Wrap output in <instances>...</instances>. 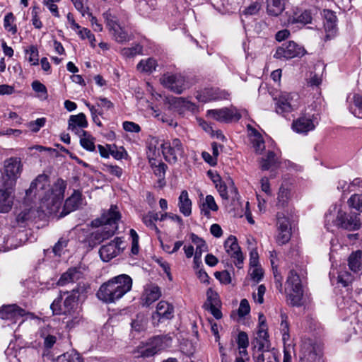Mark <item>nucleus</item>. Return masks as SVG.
I'll use <instances>...</instances> for the list:
<instances>
[{
    "label": "nucleus",
    "instance_id": "nucleus-1",
    "mask_svg": "<svg viewBox=\"0 0 362 362\" xmlns=\"http://www.w3.org/2000/svg\"><path fill=\"white\" fill-rule=\"evenodd\" d=\"M66 188V184L62 179H57L51 186L49 177L41 174L30 183L25 192L26 198L37 199L41 202L42 207L46 208L48 213H56L62 204Z\"/></svg>",
    "mask_w": 362,
    "mask_h": 362
},
{
    "label": "nucleus",
    "instance_id": "nucleus-2",
    "mask_svg": "<svg viewBox=\"0 0 362 362\" xmlns=\"http://www.w3.org/2000/svg\"><path fill=\"white\" fill-rule=\"evenodd\" d=\"M88 288L87 284L80 282L71 291L64 293V295H66L64 298L61 292L50 305L54 315L64 316L62 322L69 329L74 328L82 321L81 308L78 303V297L80 294L86 293Z\"/></svg>",
    "mask_w": 362,
    "mask_h": 362
},
{
    "label": "nucleus",
    "instance_id": "nucleus-3",
    "mask_svg": "<svg viewBox=\"0 0 362 362\" xmlns=\"http://www.w3.org/2000/svg\"><path fill=\"white\" fill-rule=\"evenodd\" d=\"M132 284V279L127 274L116 276L100 286L97 297L106 303H115L131 291Z\"/></svg>",
    "mask_w": 362,
    "mask_h": 362
},
{
    "label": "nucleus",
    "instance_id": "nucleus-4",
    "mask_svg": "<svg viewBox=\"0 0 362 362\" xmlns=\"http://www.w3.org/2000/svg\"><path fill=\"white\" fill-rule=\"evenodd\" d=\"M121 215L117 206H111L110 209L103 212L100 218L92 221V226L98 228L92 234L93 239L103 242L111 238L117 230V222Z\"/></svg>",
    "mask_w": 362,
    "mask_h": 362
},
{
    "label": "nucleus",
    "instance_id": "nucleus-5",
    "mask_svg": "<svg viewBox=\"0 0 362 362\" xmlns=\"http://www.w3.org/2000/svg\"><path fill=\"white\" fill-rule=\"evenodd\" d=\"M361 223L358 214L356 213H348L341 206H333L332 209L325 215V227L327 230H332V226L339 228L354 231L358 230Z\"/></svg>",
    "mask_w": 362,
    "mask_h": 362
},
{
    "label": "nucleus",
    "instance_id": "nucleus-6",
    "mask_svg": "<svg viewBox=\"0 0 362 362\" xmlns=\"http://www.w3.org/2000/svg\"><path fill=\"white\" fill-rule=\"evenodd\" d=\"M348 266L352 273L346 270L340 271L338 275V282L344 286H347L354 279V274L362 269V251L352 252L348 258Z\"/></svg>",
    "mask_w": 362,
    "mask_h": 362
},
{
    "label": "nucleus",
    "instance_id": "nucleus-7",
    "mask_svg": "<svg viewBox=\"0 0 362 362\" xmlns=\"http://www.w3.org/2000/svg\"><path fill=\"white\" fill-rule=\"evenodd\" d=\"M286 284L290 304L293 306L301 305L303 290L299 275L296 272L291 271L287 278Z\"/></svg>",
    "mask_w": 362,
    "mask_h": 362
},
{
    "label": "nucleus",
    "instance_id": "nucleus-8",
    "mask_svg": "<svg viewBox=\"0 0 362 362\" xmlns=\"http://www.w3.org/2000/svg\"><path fill=\"white\" fill-rule=\"evenodd\" d=\"M165 160L170 163H175L185 155V149L179 139H173L160 144Z\"/></svg>",
    "mask_w": 362,
    "mask_h": 362
},
{
    "label": "nucleus",
    "instance_id": "nucleus-9",
    "mask_svg": "<svg viewBox=\"0 0 362 362\" xmlns=\"http://www.w3.org/2000/svg\"><path fill=\"white\" fill-rule=\"evenodd\" d=\"M300 353V362H322V346L310 339L303 341Z\"/></svg>",
    "mask_w": 362,
    "mask_h": 362
},
{
    "label": "nucleus",
    "instance_id": "nucleus-10",
    "mask_svg": "<svg viewBox=\"0 0 362 362\" xmlns=\"http://www.w3.org/2000/svg\"><path fill=\"white\" fill-rule=\"evenodd\" d=\"M319 124V117L315 114H303L292 123L293 130L302 134H307L315 130Z\"/></svg>",
    "mask_w": 362,
    "mask_h": 362
},
{
    "label": "nucleus",
    "instance_id": "nucleus-11",
    "mask_svg": "<svg viewBox=\"0 0 362 362\" xmlns=\"http://www.w3.org/2000/svg\"><path fill=\"white\" fill-rule=\"evenodd\" d=\"M124 241L122 238L117 237L107 244L103 245L99 250V254L103 262H109L120 255L124 249Z\"/></svg>",
    "mask_w": 362,
    "mask_h": 362
},
{
    "label": "nucleus",
    "instance_id": "nucleus-12",
    "mask_svg": "<svg viewBox=\"0 0 362 362\" xmlns=\"http://www.w3.org/2000/svg\"><path fill=\"white\" fill-rule=\"evenodd\" d=\"M298 98V95L293 93H281L278 98H275L276 112L278 114L284 115L292 112L297 107L295 100Z\"/></svg>",
    "mask_w": 362,
    "mask_h": 362
},
{
    "label": "nucleus",
    "instance_id": "nucleus-13",
    "mask_svg": "<svg viewBox=\"0 0 362 362\" xmlns=\"http://www.w3.org/2000/svg\"><path fill=\"white\" fill-rule=\"evenodd\" d=\"M161 83L175 93L180 94L187 88L185 77L180 74H166L160 78Z\"/></svg>",
    "mask_w": 362,
    "mask_h": 362
},
{
    "label": "nucleus",
    "instance_id": "nucleus-14",
    "mask_svg": "<svg viewBox=\"0 0 362 362\" xmlns=\"http://www.w3.org/2000/svg\"><path fill=\"white\" fill-rule=\"evenodd\" d=\"M207 116L218 122H228L233 120L238 121L241 118V114L235 107H225L218 110H209Z\"/></svg>",
    "mask_w": 362,
    "mask_h": 362
},
{
    "label": "nucleus",
    "instance_id": "nucleus-15",
    "mask_svg": "<svg viewBox=\"0 0 362 362\" xmlns=\"http://www.w3.org/2000/svg\"><path fill=\"white\" fill-rule=\"evenodd\" d=\"M305 50L293 41H289L287 44L279 47L274 55L276 59H291L303 56Z\"/></svg>",
    "mask_w": 362,
    "mask_h": 362
},
{
    "label": "nucleus",
    "instance_id": "nucleus-16",
    "mask_svg": "<svg viewBox=\"0 0 362 362\" xmlns=\"http://www.w3.org/2000/svg\"><path fill=\"white\" fill-rule=\"evenodd\" d=\"M21 173V162L16 158H11L5 161L4 173L3 174L0 183L6 184L12 181V186L14 187L17 175Z\"/></svg>",
    "mask_w": 362,
    "mask_h": 362
},
{
    "label": "nucleus",
    "instance_id": "nucleus-17",
    "mask_svg": "<svg viewBox=\"0 0 362 362\" xmlns=\"http://www.w3.org/2000/svg\"><path fill=\"white\" fill-rule=\"evenodd\" d=\"M226 252L233 259L235 265L240 269L243 267L244 257L237 241L233 235H230L224 243Z\"/></svg>",
    "mask_w": 362,
    "mask_h": 362
},
{
    "label": "nucleus",
    "instance_id": "nucleus-18",
    "mask_svg": "<svg viewBox=\"0 0 362 362\" xmlns=\"http://www.w3.org/2000/svg\"><path fill=\"white\" fill-rule=\"evenodd\" d=\"M168 339L166 337H153L141 351V356L144 357H151L160 352L168 346Z\"/></svg>",
    "mask_w": 362,
    "mask_h": 362
},
{
    "label": "nucleus",
    "instance_id": "nucleus-19",
    "mask_svg": "<svg viewBox=\"0 0 362 362\" xmlns=\"http://www.w3.org/2000/svg\"><path fill=\"white\" fill-rule=\"evenodd\" d=\"M13 192V186L12 181L6 183H0V212L6 213L9 211L13 204L12 193Z\"/></svg>",
    "mask_w": 362,
    "mask_h": 362
},
{
    "label": "nucleus",
    "instance_id": "nucleus-20",
    "mask_svg": "<svg viewBox=\"0 0 362 362\" xmlns=\"http://www.w3.org/2000/svg\"><path fill=\"white\" fill-rule=\"evenodd\" d=\"M26 311L16 304L4 305L0 307V319L16 322L17 320L25 316Z\"/></svg>",
    "mask_w": 362,
    "mask_h": 362
},
{
    "label": "nucleus",
    "instance_id": "nucleus-21",
    "mask_svg": "<svg viewBox=\"0 0 362 362\" xmlns=\"http://www.w3.org/2000/svg\"><path fill=\"white\" fill-rule=\"evenodd\" d=\"M161 294V288L157 284L152 282L146 284L141 298L143 305H151L160 298Z\"/></svg>",
    "mask_w": 362,
    "mask_h": 362
},
{
    "label": "nucleus",
    "instance_id": "nucleus-22",
    "mask_svg": "<svg viewBox=\"0 0 362 362\" xmlns=\"http://www.w3.org/2000/svg\"><path fill=\"white\" fill-rule=\"evenodd\" d=\"M264 344L259 342V347L253 354L254 362H279L277 351L274 349H264Z\"/></svg>",
    "mask_w": 362,
    "mask_h": 362
},
{
    "label": "nucleus",
    "instance_id": "nucleus-23",
    "mask_svg": "<svg viewBox=\"0 0 362 362\" xmlns=\"http://www.w3.org/2000/svg\"><path fill=\"white\" fill-rule=\"evenodd\" d=\"M83 278V274L80 268L71 267L61 275L57 284L59 286H64L73 283H77L78 284Z\"/></svg>",
    "mask_w": 362,
    "mask_h": 362
},
{
    "label": "nucleus",
    "instance_id": "nucleus-24",
    "mask_svg": "<svg viewBox=\"0 0 362 362\" xmlns=\"http://www.w3.org/2000/svg\"><path fill=\"white\" fill-rule=\"evenodd\" d=\"M147 157L151 166L156 165V159L160 156L159 139L156 136H150L147 141Z\"/></svg>",
    "mask_w": 362,
    "mask_h": 362
},
{
    "label": "nucleus",
    "instance_id": "nucleus-25",
    "mask_svg": "<svg viewBox=\"0 0 362 362\" xmlns=\"http://www.w3.org/2000/svg\"><path fill=\"white\" fill-rule=\"evenodd\" d=\"M174 308L172 305L167 301H160L156 307V310L153 315V318H158L160 320H169L173 317Z\"/></svg>",
    "mask_w": 362,
    "mask_h": 362
},
{
    "label": "nucleus",
    "instance_id": "nucleus-26",
    "mask_svg": "<svg viewBox=\"0 0 362 362\" xmlns=\"http://www.w3.org/2000/svg\"><path fill=\"white\" fill-rule=\"evenodd\" d=\"M216 188L217 189L220 196L223 199H228L229 195L228 189H229V192L232 195H234L235 197L238 194V189L235 187L234 182L232 178L228 177L226 179V182H218V185H216Z\"/></svg>",
    "mask_w": 362,
    "mask_h": 362
},
{
    "label": "nucleus",
    "instance_id": "nucleus-27",
    "mask_svg": "<svg viewBox=\"0 0 362 362\" xmlns=\"http://www.w3.org/2000/svg\"><path fill=\"white\" fill-rule=\"evenodd\" d=\"M280 165L279 157L273 151H268L259 160V167L262 170L276 169Z\"/></svg>",
    "mask_w": 362,
    "mask_h": 362
},
{
    "label": "nucleus",
    "instance_id": "nucleus-28",
    "mask_svg": "<svg viewBox=\"0 0 362 362\" xmlns=\"http://www.w3.org/2000/svg\"><path fill=\"white\" fill-rule=\"evenodd\" d=\"M228 94L223 90L218 88H206L200 95L202 101L206 103L212 100L226 99Z\"/></svg>",
    "mask_w": 362,
    "mask_h": 362
},
{
    "label": "nucleus",
    "instance_id": "nucleus-29",
    "mask_svg": "<svg viewBox=\"0 0 362 362\" xmlns=\"http://www.w3.org/2000/svg\"><path fill=\"white\" fill-rule=\"evenodd\" d=\"M180 212L185 216H189L192 214V201L189 198L188 192L186 190L181 192L178 198L177 204Z\"/></svg>",
    "mask_w": 362,
    "mask_h": 362
},
{
    "label": "nucleus",
    "instance_id": "nucleus-30",
    "mask_svg": "<svg viewBox=\"0 0 362 362\" xmlns=\"http://www.w3.org/2000/svg\"><path fill=\"white\" fill-rule=\"evenodd\" d=\"M173 107L180 113L182 114L185 111L193 112L196 109V105L183 98H175L171 103Z\"/></svg>",
    "mask_w": 362,
    "mask_h": 362
},
{
    "label": "nucleus",
    "instance_id": "nucleus-31",
    "mask_svg": "<svg viewBox=\"0 0 362 362\" xmlns=\"http://www.w3.org/2000/svg\"><path fill=\"white\" fill-rule=\"evenodd\" d=\"M349 110L356 117L362 118V96L355 93L352 97L349 96Z\"/></svg>",
    "mask_w": 362,
    "mask_h": 362
},
{
    "label": "nucleus",
    "instance_id": "nucleus-32",
    "mask_svg": "<svg viewBox=\"0 0 362 362\" xmlns=\"http://www.w3.org/2000/svg\"><path fill=\"white\" fill-rule=\"evenodd\" d=\"M81 202V194L78 191H74L71 197L67 198L65 201L64 210L66 211L65 214L76 210Z\"/></svg>",
    "mask_w": 362,
    "mask_h": 362
},
{
    "label": "nucleus",
    "instance_id": "nucleus-33",
    "mask_svg": "<svg viewBox=\"0 0 362 362\" xmlns=\"http://www.w3.org/2000/svg\"><path fill=\"white\" fill-rule=\"evenodd\" d=\"M286 0H267V11L269 15L278 16L285 8Z\"/></svg>",
    "mask_w": 362,
    "mask_h": 362
},
{
    "label": "nucleus",
    "instance_id": "nucleus-34",
    "mask_svg": "<svg viewBox=\"0 0 362 362\" xmlns=\"http://www.w3.org/2000/svg\"><path fill=\"white\" fill-rule=\"evenodd\" d=\"M312 16L310 11H304L300 14L295 13L293 16H289L288 23H300L303 25L311 23Z\"/></svg>",
    "mask_w": 362,
    "mask_h": 362
},
{
    "label": "nucleus",
    "instance_id": "nucleus-35",
    "mask_svg": "<svg viewBox=\"0 0 362 362\" xmlns=\"http://www.w3.org/2000/svg\"><path fill=\"white\" fill-rule=\"evenodd\" d=\"M35 214V210L33 208L25 209L18 214L16 218V223L20 227H25L29 221L33 220Z\"/></svg>",
    "mask_w": 362,
    "mask_h": 362
},
{
    "label": "nucleus",
    "instance_id": "nucleus-36",
    "mask_svg": "<svg viewBox=\"0 0 362 362\" xmlns=\"http://www.w3.org/2000/svg\"><path fill=\"white\" fill-rule=\"evenodd\" d=\"M191 240L192 243H194L197 246L194 257V261L195 263H197L198 260L201 258L202 252L206 250L207 246L206 245L205 241L203 239L198 237L197 235L194 233L191 235Z\"/></svg>",
    "mask_w": 362,
    "mask_h": 362
},
{
    "label": "nucleus",
    "instance_id": "nucleus-37",
    "mask_svg": "<svg viewBox=\"0 0 362 362\" xmlns=\"http://www.w3.org/2000/svg\"><path fill=\"white\" fill-rule=\"evenodd\" d=\"M40 337L44 339V345L47 349L52 348L56 343L57 337L54 334V330L48 327L40 330Z\"/></svg>",
    "mask_w": 362,
    "mask_h": 362
},
{
    "label": "nucleus",
    "instance_id": "nucleus-38",
    "mask_svg": "<svg viewBox=\"0 0 362 362\" xmlns=\"http://www.w3.org/2000/svg\"><path fill=\"white\" fill-rule=\"evenodd\" d=\"M218 207L211 195H207L205 198V202L202 204V214L209 217L210 216V210L216 211Z\"/></svg>",
    "mask_w": 362,
    "mask_h": 362
},
{
    "label": "nucleus",
    "instance_id": "nucleus-39",
    "mask_svg": "<svg viewBox=\"0 0 362 362\" xmlns=\"http://www.w3.org/2000/svg\"><path fill=\"white\" fill-rule=\"evenodd\" d=\"M103 16L105 19L106 26L109 29L110 32L115 28H118L120 25L117 17L111 11H107L105 12Z\"/></svg>",
    "mask_w": 362,
    "mask_h": 362
},
{
    "label": "nucleus",
    "instance_id": "nucleus-40",
    "mask_svg": "<svg viewBox=\"0 0 362 362\" xmlns=\"http://www.w3.org/2000/svg\"><path fill=\"white\" fill-rule=\"evenodd\" d=\"M115 40L119 43H124L130 40L128 33L120 25L118 28L112 30L111 32Z\"/></svg>",
    "mask_w": 362,
    "mask_h": 362
},
{
    "label": "nucleus",
    "instance_id": "nucleus-41",
    "mask_svg": "<svg viewBox=\"0 0 362 362\" xmlns=\"http://www.w3.org/2000/svg\"><path fill=\"white\" fill-rule=\"evenodd\" d=\"M157 66L156 61L153 58H148L145 60H141L137 64V69L141 71L152 72Z\"/></svg>",
    "mask_w": 362,
    "mask_h": 362
},
{
    "label": "nucleus",
    "instance_id": "nucleus-42",
    "mask_svg": "<svg viewBox=\"0 0 362 362\" xmlns=\"http://www.w3.org/2000/svg\"><path fill=\"white\" fill-rule=\"evenodd\" d=\"M69 124L77 126L81 128H86L88 127V121L83 113H79L76 115L70 116Z\"/></svg>",
    "mask_w": 362,
    "mask_h": 362
},
{
    "label": "nucleus",
    "instance_id": "nucleus-43",
    "mask_svg": "<svg viewBox=\"0 0 362 362\" xmlns=\"http://www.w3.org/2000/svg\"><path fill=\"white\" fill-rule=\"evenodd\" d=\"M80 144L83 148L89 151H93L95 148L94 138L88 132H83V136L80 139Z\"/></svg>",
    "mask_w": 362,
    "mask_h": 362
},
{
    "label": "nucleus",
    "instance_id": "nucleus-44",
    "mask_svg": "<svg viewBox=\"0 0 362 362\" xmlns=\"http://www.w3.org/2000/svg\"><path fill=\"white\" fill-rule=\"evenodd\" d=\"M142 46L136 44L131 47H124L121 49L120 52L122 56L128 58L134 57L137 54L142 53Z\"/></svg>",
    "mask_w": 362,
    "mask_h": 362
},
{
    "label": "nucleus",
    "instance_id": "nucleus-45",
    "mask_svg": "<svg viewBox=\"0 0 362 362\" xmlns=\"http://www.w3.org/2000/svg\"><path fill=\"white\" fill-rule=\"evenodd\" d=\"M156 6V0H139L138 8L143 14L148 13L155 9Z\"/></svg>",
    "mask_w": 362,
    "mask_h": 362
},
{
    "label": "nucleus",
    "instance_id": "nucleus-46",
    "mask_svg": "<svg viewBox=\"0 0 362 362\" xmlns=\"http://www.w3.org/2000/svg\"><path fill=\"white\" fill-rule=\"evenodd\" d=\"M15 17L12 13H8L4 19V28L11 32L13 35L17 33V27L13 24Z\"/></svg>",
    "mask_w": 362,
    "mask_h": 362
},
{
    "label": "nucleus",
    "instance_id": "nucleus-47",
    "mask_svg": "<svg viewBox=\"0 0 362 362\" xmlns=\"http://www.w3.org/2000/svg\"><path fill=\"white\" fill-rule=\"evenodd\" d=\"M247 129H250L256 136V138L254 139L252 142L255 151L258 153H261L264 149L265 146L264 142L261 138L260 134L256 131V129L252 128L250 124L247 125Z\"/></svg>",
    "mask_w": 362,
    "mask_h": 362
},
{
    "label": "nucleus",
    "instance_id": "nucleus-48",
    "mask_svg": "<svg viewBox=\"0 0 362 362\" xmlns=\"http://www.w3.org/2000/svg\"><path fill=\"white\" fill-rule=\"evenodd\" d=\"M54 362H81V360L78 354L67 352L59 356Z\"/></svg>",
    "mask_w": 362,
    "mask_h": 362
},
{
    "label": "nucleus",
    "instance_id": "nucleus-49",
    "mask_svg": "<svg viewBox=\"0 0 362 362\" xmlns=\"http://www.w3.org/2000/svg\"><path fill=\"white\" fill-rule=\"evenodd\" d=\"M349 206L358 211H362V194H353L347 202Z\"/></svg>",
    "mask_w": 362,
    "mask_h": 362
},
{
    "label": "nucleus",
    "instance_id": "nucleus-50",
    "mask_svg": "<svg viewBox=\"0 0 362 362\" xmlns=\"http://www.w3.org/2000/svg\"><path fill=\"white\" fill-rule=\"evenodd\" d=\"M276 217L278 230L291 231V226L288 218H286L283 213H278Z\"/></svg>",
    "mask_w": 362,
    "mask_h": 362
},
{
    "label": "nucleus",
    "instance_id": "nucleus-51",
    "mask_svg": "<svg viewBox=\"0 0 362 362\" xmlns=\"http://www.w3.org/2000/svg\"><path fill=\"white\" fill-rule=\"evenodd\" d=\"M290 198V191L284 187H281L278 192V205L284 206Z\"/></svg>",
    "mask_w": 362,
    "mask_h": 362
},
{
    "label": "nucleus",
    "instance_id": "nucleus-52",
    "mask_svg": "<svg viewBox=\"0 0 362 362\" xmlns=\"http://www.w3.org/2000/svg\"><path fill=\"white\" fill-rule=\"evenodd\" d=\"M281 332L282 334L283 340L286 341L289 338V325L287 321V316L284 314H281Z\"/></svg>",
    "mask_w": 362,
    "mask_h": 362
},
{
    "label": "nucleus",
    "instance_id": "nucleus-53",
    "mask_svg": "<svg viewBox=\"0 0 362 362\" xmlns=\"http://www.w3.org/2000/svg\"><path fill=\"white\" fill-rule=\"evenodd\" d=\"M206 296L209 306L220 305L221 301L219 300L218 293L213 291L211 288L207 290Z\"/></svg>",
    "mask_w": 362,
    "mask_h": 362
},
{
    "label": "nucleus",
    "instance_id": "nucleus-54",
    "mask_svg": "<svg viewBox=\"0 0 362 362\" xmlns=\"http://www.w3.org/2000/svg\"><path fill=\"white\" fill-rule=\"evenodd\" d=\"M291 236V232L284 230H278V235L276 236V242L279 245H284L287 243Z\"/></svg>",
    "mask_w": 362,
    "mask_h": 362
},
{
    "label": "nucleus",
    "instance_id": "nucleus-55",
    "mask_svg": "<svg viewBox=\"0 0 362 362\" xmlns=\"http://www.w3.org/2000/svg\"><path fill=\"white\" fill-rule=\"evenodd\" d=\"M107 148H109L110 153L116 159H122L124 155H127V152L122 147L118 149L115 145H107Z\"/></svg>",
    "mask_w": 362,
    "mask_h": 362
},
{
    "label": "nucleus",
    "instance_id": "nucleus-56",
    "mask_svg": "<svg viewBox=\"0 0 362 362\" xmlns=\"http://www.w3.org/2000/svg\"><path fill=\"white\" fill-rule=\"evenodd\" d=\"M45 122L46 119L45 118H38L35 121L30 122L27 126L32 132H37L45 124Z\"/></svg>",
    "mask_w": 362,
    "mask_h": 362
},
{
    "label": "nucleus",
    "instance_id": "nucleus-57",
    "mask_svg": "<svg viewBox=\"0 0 362 362\" xmlns=\"http://www.w3.org/2000/svg\"><path fill=\"white\" fill-rule=\"evenodd\" d=\"M131 325L133 329L140 332L145 328L146 322L142 316L138 315L136 319L132 320Z\"/></svg>",
    "mask_w": 362,
    "mask_h": 362
},
{
    "label": "nucleus",
    "instance_id": "nucleus-58",
    "mask_svg": "<svg viewBox=\"0 0 362 362\" xmlns=\"http://www.w3.org/2000/svg\"><path fill=\"white\" fill-rule=\"evenodd\" d=\"M214 276L221 284H229L231 282L230 274L227 271L216 272Z\"/></svg>",
    "mask_w": 362,
    "mask_h": 362
},
{
    "label": "nucleus",
    "instance_id": "nucleus-59",
    "mask_svg": "<svg viewBox=\"0 0 362 362\" xmlns=\"http://www.w3.org/2000/svg\"><path fill=\"white\" fill-rule=\"evenodd\" d=\"M266 291V288L264 285H259L257 288V292H254L252 294L253 299L256 303L259 304L263 303L264 302V295Z\"/></svg>",
    "mask_w": 362,
    "mask_h": 362
},
{
    "label": "nucleus",
    "instance_id": "nucleus-60",
    "mask_svg": "<svg viewBox=\"0 0 362 362\" xmlns=\"http://www.w3.org/2000/svg\"><path fill=\"white\" fill-rule=\"evenodd\" d=\"M142 221L147 227L150 228L152 230H154L157 233H160V230L153 222V220L151 218L149 213L143 215Z\"/></svg>",
    "mask_w": 362,
    "mask_h": 362
},
{
    "label": "nucleus",
    "instance_id": "nucleus-61",
    "mask_svg": "<svg viewBox=\"0 0 362 362\" xmlns=\"http://www.w3.org/2000/svg\"><path fill=\"white\" fill-rule=\"evenodd\" d=\"M130 235L132 238V253L137 255L139 253V235L134 229L130 230Z\"/></svg>",
    "mask_w": 362,
    "mask_h": 362
},
{
    "label": "nucleus",
    "instance_id": "nucleus-62",
    "mask_svg": "<svg viewBox=\"0 0 362 362\" xmlns=\"http://www.w3.org/2000/svg\"><path fill=\"white\" fill-rule=\"evenodd\" d=\"M152 167L154 168V173L156 176L159 177H164L167 169V165L164 163L159 162L157 164V160H156V165H153Z\"/></svg>",
    "mask_w": 362,
    "mask_h": 362
},
{
    "label": "nucleus",
    "instance_id": "nucleus-63",
    "mask_svg": "<svg viewBox=\"0 0 362 362\" xmlns=\"http://www.w3.org/2000/svg\"><path fill=\"white\" fill-rule=\"evenodd\" d=\"M28 53L29 54V62L33 65H37L38 64V51L37 48L34 46H31L28 51Z\"/></svg>",
    "mask_w": 362,
    "mask_h": 362
},
{
    "label": "nucleus",
    "instance_id": "nucleus-64",
    "mask_svg": "<svg viewBox=\"0 0 362 362\" xmlns=\"http://www.w3.org/2000/svg\"><path fill=\"white\" fill-rule=\"evenodd\" d=\"M123 128L125 131L129 132L138 133L141 131V127L138 124L129 121L123 122Z\"/></svg>",
    "mask_w": 362,
    "mask_h": 362
}]
</instances>
